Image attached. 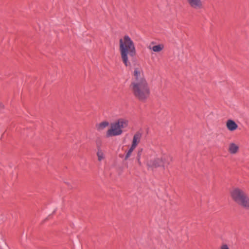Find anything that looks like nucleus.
Segmentation results:
<instances>
[{"instance_id": "obj_1", "label": "nucleus", "mask_w": 249, "mask_h": 249, "mask_svg": "<svg viewBox=\"0 0 249 249\" xmlns=\"http://www.w3.org/2000/svg\"><path fill=\"white\" fill-rule=\"evenodd\" d=\"M130 88L134 96L139 101L145 102L149 98L150 88L141 68H135Z\"/></svg>"}, {"instance_id": "obj_2", "label": "nucleus", "mask_w": 249, "mask_h": 249, "mask_svg": "<svg viewBox=\"0 0 249 249\" xmlns=\"http://www.w3.org/2000/svg\"><path fill=\"white\" fill-rule=\"evenodd\" d=\"M119 50L121 58L126 67L131 64L129 58L133 57L136 54V48L133 40L128 35H125L119 40Z\"/></svg>"}, {"instance_id": "obj_3", "label": "nucleus", "mask_w": 249, "mask_h": 249, "mask_svg": "<svg viewBox=\"0 0 249 249\" xmlns=\"http://www.w3.org/2000/svg\"><path fill=\"white\" fill-rule=\"evenodd\" d=\"M231 195L234 202L245 209L249 210V197L243 190L233 189L231 192Z\"/></svg>"}, {"instance_id": "obj_4", "label": "nucleus", "mask_w": 249, "mask_h": 249, "mask_svg": "<svg viewBox=\"0 0 249 249\" xmlns=\"http://www.w3.org/2000/svg\"><path fill=\"white\" fill-rule=\"evenodd\" d=\"M128 125V121L120 119L117 121L111 124L110 128L107 132V137L116 136L120 135L123 133L122 129Z\"/></svg>"}, {"instance_id": "obj_5", "label": "nucleus", "mask_w": 249, "mask_h": 249, "mask_svg": "<svg viewBox=\"0 0 249 249\" xmlns=\"http://www.w3.org/2000/svg\"><path fill=\"white\" fill-rule=\"evenodd\" d=\"M172 158L167 155H163L161 158H157L147 161V165L149 168H154L168 165L172 161Z\"/></svg>"}, {"instance_id": "obj_6", "label": "nucleus", "mask_w": 249, "mask_h": 249, "mask_svg": "<svg viewBox=\"0 0 249 249\" xmlns=\"http://www.w3.org/2000/svg\"><path fill=\"white\" fill-rule=\"evenodd\" d=\"M190 6L195 9H200L203 7L201 0H186Z\"/></svg>"}, {"instance_id": "obj_7", "label": "nucleus", "mask_w": 249, "mask_h": 249, "mask_svg": "<svg viewBox=\"0 0 249 249\" xmlns=\"http://www.w3.org/2000/svg\"><path fill=\"white\" fill-rule=\"evenodd\" d=\"M142 137V134L140 132L136 133L133 138L132 142L131 147L135 149L139 143L140 142Z\"/></svg>"}, {"instance_id": "obj_8", "label": "nucleus", "mask_w": 249, "mask_h": 249, "mask_svg": "<svg viewBox=\"0 0 249 249\" xmlns=\"http://www.w3.org/2000/svg\"><path fill=\"white\" fill-rule=\"evenodd\" d=\"M226 125L228 129L230 131H233L238 127L235 122L232 120H228Z\"/></svg>"}, {"instance_id": "obj_9", "label": "nucleus", "mask_w": 249, "mask_h": 249, "mask_svg": "<svg viewBox=\"0 0 249 249\" xmlns=\"http://www.w3.org/2000/svg\"><path fill=\"white\" fill-rule=\"evenodd\" d=\"M239 150V146L234 143H231L229 146V152L231 154H236Z\"/></svg>"}, {"instance_id": "obj_10", "label": "nucleus", "mask_w": 249, "mask_h": 249, "mask_svg": "<svg viewBox=\"0 0 249 249\" xmlns=\"http://www.w3.org/2000/svg\"><path fill=\"white\" fill-rule=\"evenodd\" d=\"M109 125V123L107 121H104L96 124V128L98 131H101Z\"/></svg>"}, {"instance_id": "obj_11", "label": "nucleus", "mask_w": 249, "mask_h": 249, "mask_svg": "<svg viewBox=\"0 0 249 249\" xmlns=\"http://www.w3.org/2000/svg\"><path fill=\"white\" fill-rule=\"evenodd\" d=\"M148 48L149 49L152 50L154 52H160L163 49L164 46L163 44H160L153 47L149 46Z\"/></svg>"}, {"instance_id": "obj_12", "label": "nucleus", "mask_w": 249, "mask_h": 249, "mask_svg": "<svg viewBox=\"0 0 249 249\" xmlns=\"http://www.w3.org/2000/svg\"><path fill=\"white\" fill-rule=\"evenodd\" d=\"M97 155L99 161H101L102 160L104 159V154L103 152L102 151V150H100V149H99L97 151Z\"/></svg>"}, {"instance_id": "obj_13", "label": "nucleus", "mask_w": 249, "mask_h": 249, "mask_svg": "<svg viewBox=\"0 0 249 249\" xmlns=\"http://www.w3.org/2000/svg\"><path fill=\"white\" fill-rule=\"evenodd\" d=\"M135 149L132 147L130 146V148L128 150V151L126 152V154L124 157V160H127L131 155L132 152Z\"/></svg>"}, {"instance_id": "obj_14", "label": "nucleus", "mask_w": 249, "mask_h": 249, "mask_svg": "<svg viewBox=\"0 0 249 249\" xmlns=\"http://www.w3.org/2000/svg\"><path fill=\"white\" fill-rule=\"evenodd\" d=\"M142 149H141L139 150V151L138 152V153H137V160H138V161H139L140 159H141V153H142Z\"/></svg>"}, {"instance_id": "obj_15", "label": "nucleus", "mask_w": 249, "mask_h": 249, "mask_svg": "<svg viewBox=\"0 0 249 249\" xmlns=\"http://www.w3.org/2000/svg\"><path fill=\"white\" fill-rule=\"evenodd\" d=\"M221 249H229V248L227 245L224 244L221 247Z\"/></svg>"}, {"instance_id": "obj_16", "label": "nucleus", "mask_w": 249, "mask_h": 249, "mask_svg": "<svg viewBox=\"0 0 249 249\" xmlns=\"http://www.w3.org/2000/svg\"><path fill=\"white\" fill-rule=\"evenodd\" d=\"M3 107V105L1 103H0V108H2Z\"/></svg>"}, {"instance_id": "obj_17", "label": "nucleus", "mask_w": 249, "mask_h": 249, "mask_svg": "<svg viewBox=\"0 0 249 249\" xmlns=\"http://www.w3.org/2000/svg\"><path fill=\"white\" fill-rule=\"evenodd\" d=\"M138 161V163L140 165H141V162L140 161V160L139 161Z\"/></svg>"}]
</instances>
